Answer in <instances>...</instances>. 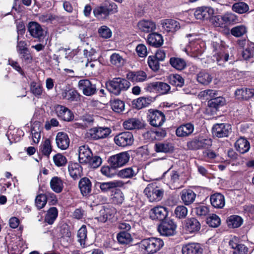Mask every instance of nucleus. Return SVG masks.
<instances>
[{
  "instance_id": "f257e3e1",
  "label": "nucleus",
  "mask_w": 254,
  "mask_h": 254,
  "mask_svg": "<svg viewBox=\"0 0 254 254\" xmlns=\"http://www.w3.org/2000/svg\"><path fill=\"white\" fill-rule=\"evenodd\" d=\"M108 90L115 95H120L122 92L127 90L130 86L129 81L121 77L114 78L106 83Z\"/></svg>"
},
{
  "instance_id": "f03ea898",
  "label": "nucleus",
  "mask_w": 254,
  "mask_h": 254,
  "mask_svg": "<svg viewBox=\"0 0 254 254\" xmlns=\"http://www.w3.org/2000/svg\"><path fill=\"white\" fill-rule=\"evenodd\" d=\"M140 245L141 248L148 254H154L162 248L164 242L159 238H150L142 240Z\"/></svg>"
},
{
  "instance_id": "7ed1b4c3",
  "label": "nucleus",
  "mask_w": 254,
  "mask_h": 254,
  "mask_svg": "<svg viewBox=\"0 0 254 254\" xmlns=\"http://www.w3.org/2000/svg\"><path fill=\"white\" fill-rule=\"evenodd\" d=\"M144 193L150 202H158L162 199L164 190L153 184H149L144 190Z\"/></svg>"
},
{
  "instance_id": "20e7f679",
  "label": "nucleus",
  "mask_w": 254,
  "mask_h": 254,
  "mask_svg": "<svg viewBox=\"0 0 254 254\" xmlns=\"http://www.w3.org/2000/svg\"><path fill=\"white\" fill-rule=\"evenodd\" d=\"M176 229V224L171 219L162 221L158 227V231L160 235L166 237L174 235Z\"/></svg>"
},
{
  "instance_id": "39448f33",
  "label": "nucleus",
  "mask_w": 254,
  "mask_h": 254,
  "mask_svg": "<svg viewBox=\"0 0 254 254\" xmlns=\"http://www.w3.org/2000/svg\"><path fill=\"white\" fill-rule=\"evenodd\" d=\"M129 158L130 155L127 152H123L111 156L109 163L112 168L116 169L126 165Z\"/></svg>"
},
{
  "instance_id": "423d86ee",
  "label": "nucleus",
  "mask_w": 254,
  "mask_h": 254,
  "mask_svg": "<svg viewBox=\"0 0 254 254\" xmlns=\"http://www.w3.org/2000/svg\"><path fill=\"white\" fill-rule=\"evenodd\" d=\"M115 144L120 147H125L131 145L134 141L133 134L129 131H124L117 134L114 138Z\"/></svg>"
},
{
  "instance_id": "0eeeda50",
  "label": "nucleus",
  "mask_w": 254,
  "mask_h": 254,
  "mask_svg": "<svg viewBox=\"0 0 254 254\" xmlns=\"http://www.w3.org/2000/svg\"><path fill=\"white\" fill-rule=\"evenodd\" d=\"M232 132L231 126L228 124H215L212 128V133L214 136L218 138L227 137Z\"/></svg>"
},
{
  "instance_id": "6e6552de",
  "label": "nucleus",
  "mask_w": 254,
  "mask_h": 254,
  "mask_svg": "<svg viewBox=\"0 0 254 254\" xmlns=\"http://www.w3.org/2000/svg\"><path fill=\"white\" fill-rule=\"evenodd\" d=\"M78 87L83 95L91 96L97 92V87L93 81L88 79H81L78 81Z\"/></svg>"
},
{
  "instance_id": "1a4fd4ad",
  "label": "nucleus",
  "mask_w": 254,
  "mask_h": 254,
  "mask_svg": "<svg viewBox=\"0 0 254 254\" xmlns=\"http://www.w3.org/2000/svg\"><path fill=\"white\" fill-rule=\"evenodd\" d=\"M58 239L61 244L64 247H66L71 242V232L69 226L64 224L58 228Z\"/></svg>"
},
{
  "instance_id": "9d476101",
  "label": "nucleus",
  "mask_w": 254,
  "mask_h": 254,
  "mask_svg": "<svg viewBox=\"0 0 254 254\" xmlns=\"http://www.w3.org/2000/svg\"><path fill=\"white\" fill-rule=\"evenodd\" d=\"M30 35L39 41L43 40L45 36V31L40 24L36 22H30L27 26Z\"/></svg>"
},
{
  "instance_id": "9b49d317",
  "label": "nucleus",
  "mask_w": 254,
  "mask_h": 254,
  "mask_svg": "<svg viewBox=\"0 0 254 254\" xmlns=\"http://www.w3.org/2000/svg\"><path fill=\"white\" fill-rule=\"evenodd\" d=\"M167 174L169 175L168 183L170 185V188L175 189L179 188L181 186L182 177L178 171L171 170L169 169L163 174V176Z\"/></svg>"
},
{
  "instance_id": "f8f14e48",
  "label": "nucleus",
  "mask_w": 254,
  "mask_h": 254,
  "mask_svg": "<svg viewBox=\"0 0 254 254\" xmlns=\"http://www.w3.org/2000/svg\"><path fill=\"white\" fill-rule=\"evenodd\" d=\"M111 132L108 127H94L88 130V134L94 139H99L107 137Z\"/></svg>"
},
{
  "instance_id": "ddd939ff",
  "label": "nucleus",
  "mask_w": 254,
  "mask_h": 254,
  "mask_svg": "<svg viewBox=\"0 0 254 254\" xmlns=\"http://www.w3.org/2000/svg\"><path fill=\"white\" fill-rule=\"evenodd\" d=\"M57 116L60 119L66 122H70L74 118L72 112L65 106L57 105L54 107Z\"/></svg>"
},
{
  "instance_id": "4468645a",
  "label": "nucleus",
  "mask_w": 254,
  "mask_h": 254,
  "mask_svg": "<svg viewBox=\"0 0 254 254\" xmlns=\"http://www.w3.org/2000/svg\"><path fill=\"white\" fill-rule=\"evenodd\" d=\"M211 145V139L203 136L195 137L191 140V149L208 148Z\"/></svg>"
},
{
  "instance_id": "2eb2a0df",
  "label": "nucleus",
  "mask_w": 254,
  "mask_h": 254,
  "mask_svg": "<svg viewBox=\"0 0 254 254\" xmlns=\"http://www.w3.org/2000/svg\"><path fill=\"white\" fill-rule=\"evenodd\" d=\"M148 119L150 124L155 127L161 126L165 121L164 114L158 110H155L150 112Z\"/></svg>"
},
{
  "instance_id": "dca6fc26",
  "label": "nucleus",
  "mask_w": 254,
  "mask_h": 254,
  "mask_svg": "<svg viewBox=\"0 0 254 254\" xmlns=\"http://www.w3.org/2000/svg\"><path fill=\"white\" fill-rule=\"evenodd\" d=\"M125 183L121 180H114L108 182H97L96 186L99 187L103 192H107L111 189L117 188H122Z\"/></svg>"
},
{
  "instance_id": "f3484780",
  "label": "nucleus",
  "mask_w": 254,
  "mask_h": 254,
  "mask_svg": "<svg viewBox=\"0 0 254 254\" xmlns=\"http://www.w3.org/2000/svg\"><path fill=\"white\" fill-rule=\"evenodd\" d=\"M149 215L152 220L163 221L168 215L167 208L161 206L154 207L150 210Z\"/></svg>"
},
{
  "instance_id": "a211bd4d",
  "label": "nucleus",
  "mask_w": 254,
  "mask_h": 254,
  "mask_svg": "<svg viewBox=\"0 0 254 254\" xmlns=\"http://www.w3.org/2000/svg\"><path fill=\"white\" fill-rule=\"evenodd\" d=\"M214 13V9L210 6L198 7L194 12V15L197 19H207Z\"/></svg>"
},
{
  "instance_id": "6ab92c4d",
  "label": "nucleus",
  "mask_w": 254,
  "mask_h": 254,
  "mask_svg": "<svg viewBox=\"0 0 254 254\" xmlns=\"http://www.w3.org/2000/svg\"><path fill=\"white\" fill-rule=\"evenodd\" d=\"M57 147L61 150H65L69 147L70 139L67 133L64 132H59L56 137Z\"/></svg>"
},
{
  "instance_id": "aec40b11",
  "label": "nucleus",
  "mask_w": 254,
  "mask_h": 254,
  "mask_svg": "<svg viewBox=\"0 0 254 254\" xmlns=\"http://www.w3.org/2000/svg\"><path fill=\"white\" fill-rule=\"evenodd\" d=\"M92 153L88 146L83 145L78 149V160L80 164L85 165L88 163Z\"/></svg>"
},
{
  "instance_id": "412c9836",
  "label": "nucleus",
  "mask_w": 254,
  "mask_h": 254,
  "mask_svg": "<svg viewBox=\"0 0 254 254\" xmlns=\"http://www.w3.org/2000/svg\"><path fill=\"white\" fill-rule=\"evenodd\" d=\"M236 98L239 100H248L254 96V89L242 88L235 92Z\"/></svg>"
},
{
  "instance_id": "4be33fe9",
  "label": "nucleus",
  "mask_w": 254,
  "mask_h": 254,
  "mask_svg": "<svg viewBox=\"0 0 254 254\" xmlns=\"http://www.w3.org/2000/svg\"><path fill=\"white\" fill-rule=\"evenodd\" d=\"M162 35L156 32H152L148 34L147 38V43L154 47H159L163 44Z\"/></svg>"
},
{
  "instance_id": "5701e85b",
  "label": "nucleus",
  "mask_w": 254,
  "mask_h": 254,
  "mask_svg": "<svg viewBox=\"0 0 254 254\" xmlns=\"http://www.w3.org/2000/svg\"><path fill=\"white\" fill-rule=\"evenodd\" d=\"M161 24L163 29L167 32H174L180 28L179 22L174 19H164Z\"/></svg>"
},
{
  "instance_id": "b1692460",
  "label": "nucleus",
  "mask_w": 254,
  "mask_h": 254,
  "mask_svg": "<svg viewBox=\"0 0 254 254\" xmlns=\"http://www.w3.org/2000/svg\"><path fill=\"white\" fill-rule=\"evenodd\" d=\"M139 29L144 33H150L154 31L156 28V24L149 20H141L137 24Z\"/></svg>"
},
{
  "instance_id": "393cba45",
  "label": "nucleus",
  "mask_w": 254,
  "mask_h": 254,
  "mask_svg": "<svg viewBox=\"0 0 254 254\" xmlns=\"http://www.w3.org/2000/svg\"><path fill=\"white\" fill-rule=\"evenodd\" d=\"M68 172L74 180L78 179L82 175V168L77 163H71L68 165Z\"/></svg>"
},
{
  "instance_id": "a878e982",
  "label": "nucleus",
  "mask_w": 254,
  "mask_h": 254,
  "mask_svg": "<svg viewBox=\"0 0 254 254\" xmlns=\"http://www.w3.org/2000/svg\"><path fill=\"white\" fill-rule=\"evenodd\" d=\"M149 87L155 90L160 94H166L170 89L169 85L162 82H152L149 84Z\"/></svg>"
},
{
  "instance_id": "bb28decb",
  "label": "nucleus",
  "mask_w": 254,
  "mask_h": 254,
  "mask_svg": "<svg viewBox=\"0 0 254 254\" xmlns=\"http://www.w3.org/2000/svg\"><path fill=\"white\" fill-rule=\"evenodd\" d=\"M78 186L83 196H87L91 193L92 184L88 178L86 177L82 178L79 182Z\"/></svg>"
},
{
  "instance_id": "cd10ccee",
  "label": "nucleus",
  "mask_w": 254,
  "mask_h": 254,
  "mask_svg": "<svg viewBox=\"0 0 254 254\" xmlns=\"http://www.w3.org/2000/svg\"><path fill=\"white\" fill-rule=\"evenodd\" d=\"M210 200L211 205L216 208H222L225 204V198L221 193H214L211 195Z\"/></svg>"
},
{
  "instance_id": "c85d7f7f",
  "label": "nucleus",
  "mask_w": 254,
  "mask_h": 254,
  "mask_svg": "<svg viewBox=\"0 0 254 254\" xmlns=\"http://www.w3.org/2000/svg\"><path fill=\"white\" fill-rule=\"evenodd\" d=\"M50 188L56 193H60L64 187V181L58 176L53 177L50 182Z\"/></svg>"
},
{
  "instance_id": "c756f323",
  "label": "nucleus",
  "mask_w": 254,
  "mask_h": 254,
  "mask_svg": "<svg viewBox=\"0 0 254 254\" xmlns=\"http://www.w3.org/2000/svg\"><path fill=\"white\" fill-rule=\"evenodd\" d=\"M127 78L132 82H142L146 79L147 75L143 71H131L127 73Z\"/></svg>"
},
{
  "instance_id": "7c9ffc66",
  "label": "nucleus",
  "mask_w": 254,
  "mask_h": 254,
  "mask_svg": "<svg viewBox=\"0 0 254 254\" xmlns=\"http://www.w3.org/2000/svg\"><path fill=\"white\" fill-rule=\"evenodd\" d=\"M236 150L240 153L244 154L247 152L250 148L249 142L244 137H240L235 143Z\"/></svg>"
},
{
  "instance_id": "2f4dec72",
  "label": "nucleus",
  "mask_w": 254,
  "mask_h": 254,
  "mask_svg": "<svg viewBox=\"0 0 254 254\" xmlns=\"http://www.w3.org/2000/svg\"><path fill=\"white\" fill-rule=\"evenodd\" d=\"M153 101L154 99L151 96H143L139 97L133 102L137 109H140L148 107Z\"/></svg>"
},
{
  "instance_id": "473e14b6",
  "label": "nucleus",
  "mask_w": 254,
  "mask_h": 254,
  "mask_svg": "<svg viewBox=\"0 0 254 254\" xmlns=\"http://www.w3.org/2000/svg\"><path fill=\"white\" fill-rule=\"evenodd\" d=\"M173 149L172 144L167 141L158 142L154 145V150L156 152L167 153L173 151Z\"/></svg>"
},
{
  "instance_id": "72a5a7b5",
  "label": "nucleus",
  "mask_w": 254,
  "mask_h": 254,
  "mask_svg": "<svg viewBox=\"0 0 254 254\" xmlns=\"http://www.w3.org/2000/svg\"><path fill=\"white\" fill-rule=\"evenodd\" d=\"M213 79L212 75L208 72L203 70L200 71L196 75L197 81L204 85L209 84Z\"/></svg>"
},
{
  "instance_id": "f704fd0d",
  "label": "nucleus",
  "mask_w": 254,
  "mask_h": 254,
  "mask_svg": "<svg viewBox=\"0 0 254 254\" xmlns=\"http://www.w3.org/2000/svg\"><path fill=\"white\" fill-rule=\"evenodd\" d=\"M123 127L126 129L132 130L139 129L141 127V123L139 119L130 118L123 123Z\"/></svg>"
},
{
  "instance_id": "c9c22d12",
  "label": "nucleus",
  "mask_w": 254,
  "mask_h": 254,
  "mask_svg": "<svg viewBox=\"0 0 254 254\" xmlns=\"http://www.w3.org/2000/svg\"><path fill=\"white\" fill-rule=\"evenodd\" d=\"M209 212V210L207 206L199 204H193L191 208V213L195 214L198 217L206 216Z\"/></svg>"
},
{
  "instance_id": "e433bc0d",
  "label": "nucleus",
  "mask_w": 254,
  "mask_h": 254,
  "mask_svg": "<svg viewBox=\"0 0 254 254\" xmlns=\"http://www.w3.org/2000/svg\"><path fill=\"white\" fill-rule=\"evenodd\" d=\"M136 167H128L120 170L118 172V176L123 179L131 178L136 175L138 173Z\"/></svg>"
},
{
  "instance_id": "4c0bfd02",
  "label": "nucleus",
  "mask_w": 254,
  "mask_h": 254,
  "mask_svg": "<svg viewBox=\"0 0 254 254\" xmlns=\"http://www.w3.org/2000/svg\"><path fill=\"white\" fill-rule=\"evenodd\" d=\"M87 229L85 225H83L77 231V241L79 243L80 246L83 248L87 246Z\"/></svg>"
},
{
  "instance_id": "58836bf2",
  "label": "nucleus",
  "mask_w": 254,
  "mask_h": 254,
  "mask_svg": "<svg viewBox=\"0 0 254 254\" xmlns=\"http://www.w3.org/2000/svg\"><path fill=\"white\" fill-rule=\"evenodd\" d=\"M169 63L173 67L178 70L184 69L187 65L183 59L175 57L170 59Z\"/></svg>"
},
{
  "instance_id": "ea45409f",
  "label": "nucleus",
  "mask_w": 254,
  "mask_h": 254,
  "mask_svg": "<svg viewBox=\"0 0 254 254\" xmlns=\"http://www.w3.org/2000/svg\"><path fill=\"white\" fill-rule=\"evenodd\" d=\"M58 215V210L55 207H50L47 211L45 217V221L50 225L53 224Z\"/></svg>"
},
{
  "instance_id": "a19ab883",
  "label": "nucleus",
  "mask_w": 254,
  "mask_h": 254,
  "mask_svg": "<svg viewBox=\"0 0 254 254\" xmlns=\"http://www.w3.org/2000/svg\"><path fill=\"white\" fill-rule=\"evenodd\" d=\"M213 57L216 60L218 65L224 66V64L228 61L229 55L228 53L221 50L214 55Z\"/></svg>"
},
{
  "instance_id": "79ce46f5",
  "label": "nucleus",
  "mask_w": 254,
  "mask_h": 254,
  "mask_svg": "<svg viewBox=\"0 0 254 254\" xmlns=\"http://www.w3.org/2000/svg\"><path fill=\"white\" fill-rule=\"evenodd\" d=\"M243 220L241 217L237 215H233L229 216L227 222L229 227L235 228H238L243 224Z\"/></svg>"
},
{
  "instance_id": "37998d69",
  "label": "nucleus",
  "mask_w": 254,
  "mask_h": 254,
  "mask_svg": "<svg viewBox=\"0 0 254 254\" xmlns=\"http://www.w3.org/2000/svg\"><path fill=\"white\" fill-rule=\"evenodd\" d=\"M107 6L105 2L100 6L96 7L93 10V13L95 17L98 19H104L108 16L109 14L106 9Z\"/></svg>"
},
{
  "instance_id": "c03bdc74",
  "label": "nucleus",
  "mask_w": 254,
  "mask_h": 254,
  "mask_svg": "<svg viewBox=\"0 0 254 254\" xmlns=\"http://www.w3.org/2000/svg\"><path fill=\"white\" fill-rule=\"evenodd\" d=\"M226 101L224 98L221 96H218L216 98L211 99L208 102V105L209 107L217 110L220 107H222L225 104Z\"/></svg>"
},
{
  "instance_id": "a18cd8bd",
  "label": "nucleus",
  "mask_w": 254,
  "mask_h": 254,
  "mask_svg": "<svg viewBox=\"0 0 254 254\" xmlns=\"http://www.w3.org/2000/svg\"><path fill=\"white\" fill-rule=\"evenodd\" d=\"M232 10L239 14H243L249 10V6L246 3L240 1L234 3L232 6Z\"/></svg>"
},
{
  "instance_id": "49530a36",
  "label": "nucleus",
  "mask_w": 254,
  "mask_h": 254,
  "mask_svg": "<svg viewBox=\"0 0 254 254\" xmlns=\"http://www.w3.org/2000/svg\"><path fill=\"white\" fill-rule=\"evenodd\" d=\"M176 134L179 137H185L190 134V123L182 125L176 130Z\"/></svg>"
},
{
  "instance_id": "de8ad7c7",
  "label": "nucleus",
  "mask_w": 254,
  "mask_h": 254,
  "mask_svg": "<svg viewBox=\"0 0 254 254\" xmlns=\"http://www.w3.org/2000/svg\"><path fill=\"white\" fill-rule=\"evenodd\" d=\"M167 133L165 129L158 128L156 130H150L146 132L145 135L146 136H153L152 139L155 138L157 139L160 140L166 136Z\"/></svg>"
},
{
  "instance_id": "09e8293b",
  "label": "nucleus",
  "mask_w": 254,
  "mask_h": 254,
  "mask_svg": "<svg viewBox=\"0 0 254 254\" xmlns=\"http://www.w3.org/2000/svg\"><path fill=\"white\" fill-rule=\"evenodd\" d=\"M31 133L33 141L35 143H38L41 138V129L39 128V125L34 124L31 127Z\"/></svg>"
},
{
  "instance_id": "8fccbe9b",
  "label": "nucleus",
  "mask_w": 254,
  "mask_h": 254,
  "mask_svg": "<svg viewBox=\"0 0 254 254\" xmlns=\"http://www.w3.org/2000/svg\"><path fill=\"white\" fill-rule=\"evenodd\" d=\"M52 150L50 140L49 139H45L40 145V151L43 155L48 157L51 153Z\"/></svg>"
},
{
  "instance_id": "3c124183",
  "label": "nucleus",
  "mask_w": 254,
  "mask_h": 254,
  "mask_svg": "<svg viewBox=\"0 0 254 254\" xmlns=\"http://www.w3.org/2000/svg\"><path fill=\"white\" fill-rule=\"evenodd\" d=\"M168 79L169 83L175 86L182 87L184 84V79L179 74H171Z\"/></svg>"
},
{
  "instance_id": "603ef678",
  "label": "nucleus",
  "mask_w": 254,
  "mask_h": 254,
  "mask_svg": "<svg viewBox=\"0 0 254 254\" xmlns=\"http://www.w3.org/2000/svg\"><path fill=\"white\" fill-rule=\"evenodd\" d=\"M112 110L117 113H121L125 109V103L119 99H115L111 101Z\"/></svg>"
},
{
  "instance_id": "864d4df0",
  "label": "nucleus",
  "mask_w": 254,
  "mask_h": 254,
  "mask_svg": "<svg viewBox=\"0 0 254 254\" xmlns=\"http://www.w3.org/2000/svg\"><path fill=\"white\" fill-rule=\"evenodd\" d=\"M247 32V28L243 25L236 26L233 27L231 30V34L236 37L243 36Z\"/></svg>"
},
{
  "instance_id": "5fc2aeb1",
  "label": "nucleus",
  "mask_w": 254,
  "mask_h": 254,
  "mask_svg": "<svg viewBox=\"0 0 254 254\" xmlns=\"http://www.w3.org/2000/svg\"><path fill=\"white\" fill-rule=\"evenodd\" d=\"M110 62L117 66H121L125 63V60L119 54L115 53L110 56Z\"/></svg>"
},
{
  "instance_id": "6e6d98bb",
  "label": "nucleus",
  "mask_w": 254,
  "mask_h": 254,
  "mask_svg": "<svg viewBox=\"0 0 254 254\" xmlns=\"http://www.w3.org/2000/svg\"><path fill=\"white\" fill-rule=\"evenodd\" d=\"M206 222L210 227L217 228L220 226L221 220L218 215L215 214H212L207 218Z\"/></svg>"
},
{
  "instance_id": "4d7b16f0",
  "label": "nucleus",
  "mask_w": 254,
  "mask_h": 254,
  "mask_svg": "<svg viewBox=\"0 0 254 254\" xmlns=\"http://www.w3.org/2000/svg\"><path fill=\"white\" fill-rule=\"evenodd\" d=\"M117 240L121 244H127L132 241V238L130 234L122 232L118 234Z\"/></svg>"
},
{
  "instance_id": "13d9d810",
  "label": "nucleus",
  "mask_w": 254,
  "mask_h": 254,
  "mask_svg": "<svg viewBox=\"0 0 254 254\" xmlns=\"http://www.w3.org/2000/svg\"><path fill=\"white\" fill-rule=\"evenodd\" d=\"M102 160L98 156H92L90 157V159L88 160V163L86 165H87L88 167L95 169L99 167L102 164Z\"/></svg>"
},
{
  "instance_id": "bf43d9fd",
  "label": "nucleus",
  "mask_w": 254,
  "mask_h": 254,
  "mask_svg": "<svg viewBox=\"0 0 254 254\" xmlns=\"http://www.w3.org/2000/svg\"><path fill=\"white\" fill-rule=\"evenodd\" d=\"M47 201V197L46 195L45 194H40L37 195L35 198V205L38 209H40L45 206Z\"/></svg>"
},
{
  "instance_id": "052dcab7",
  "label": "nucleus",
  "mask_w": 254,
  "mask_h": 254,
  "mask_svg": "<svg viewBox=\"0 0 254 254\" xmlns=\"http://www.w3.org/2000/svg\"><path fill=\"white\" fill-rule=\"evenodd\" d=\"M96 52L93 48L89 47L83 50V55L87 58V61L91 60L96 62L98 57L96 56Z\"/></svg>"
},
{
  "instance_id": "680f3d73",
  "label": "nucleus",
  "mask_w": 254,
  "mask_h": 254,
  "mask_svg": "<svg viewBox=\"0 0 254 254\" xmlns=\"http://www.w3.org/2000/svg\"><path fill=\"white\" fill-rule=\"evenodd\" d=\"M60 17L51 13H45L39 17V20L42 22H52L54 20L59 21Z\"/></svg>"
},
{
  "instance_id": "e2e57ef3",
  "label": "nucleus",
  "mask_w": 254,
  "mask_h": 254,
  "mask_svg": "<svg viewBox=\"0 0 254 254\" xmlns=\"http://www.w3.org/2000/svg\"><path fill=\"white\" fill-rule=\"evenodd\" d=\"M23 135V131L20 129H17L10 132L9 134L8 135V138L9 140L12 139L14 142H18Z\"/></svg>"
},
{
  "instance_id": "0e129e2a",
  "label": "nucleus",
  "mask_w": 254,
  "mask_h": 254,
  "mask_svg": "<svg viewBox=\"0 0 254 254\" xmlns=\"http://www.w3.org/2000/svg\"><path fill=\"white\" fill-rule=\"evenodd\" d=\"M99 36L104 39H108L112 36V31L107 26L103 25L101 26L98 30Z\"/></svg>"
},
{
  "instance_id": "69168bd1",
  "label": "nucleus",
  "mask_w": 254,
  "mask_h": 254,
  "mask_svg": "<svg viewBox=\"0 0 254 254\" xmlns=\"http://www.w3.org/2000/svg\"><path fill=\"white\" fill-rule=\"evenodd\" d=\"M225 24H230L238 22V16L232 12H227L223 15Z\"/></svg>"
},
{
  "instance_id": "338daca9",
  "label": "nucleus",
  "mask_w": 254,
  "mask_h": 254,
  "mask_svg": "<svg viewBox=\"0 0 254 254\" xmlns=\"http://www.w3.org/2000/svg\"><path fill=\"white\" fill-rule=\"evenodd\" d=\"M174 213L176 217L179 219H183L187 216L188 209L184 206H178L175 208Z\"/></svg>"
},
{
  "instance_id": "774afa93",
  "label": "nucleus",
  "mask_w": 254,
  "mask_h": 254,
  "mask_svg": "<svg viewBox=\"0 0 254 254\" xmlns=\"http://www.w3.org/2000/svg\"><path fill=\"white\" fill-rule=\"evenodd\" d=\"M148 64L150 68L154 71H157L160 68V64L154 56H149L148 58Z\"/></svg>"
}]
</instances>
